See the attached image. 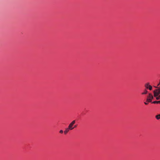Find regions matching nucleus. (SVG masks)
I'll list each match as a JSON object with an SVG mask.
<instances>
[{"label": "nucleus", "mask_w": 160, "mask_h": 160, "mask_svg": "<svg viewBox=\"0 0 160 160\" xmlns=\"http://www.w3.org/2000/svg\"><path fill=\"white\" fill-rule=\"evenodd\" d=\"M154 95L155 97L158 96L160 94V87L156 89L153 91Z\"/></svg>", "instance_id": "1"}, {"label": "nucleus", "mask_w": 160, "mask_h": 160, "mask_svg": "<svg viewBox=\"0 0 160 160\" xmlns=\"http://www.w3.org/2000/svg\"><path fill=\"white\" fill-rule=\"evenodd\" d=\"M153 97L151 93H149L148 96L147 97V98L146 101L148 102H151L152 100Z\"/></svg>", "instance_id": "2"}, {"label": "nucleus", "mask_w": 160, "mask_h": 160, "mask_svg": "<svg viewBox=\"0 0 160 160\" xmlns=\"http://www.w3.org/2000/svg\"><path fill=\"white\" fill-rule=\"evenodd\" d=\"M75 123V121L73 120L71 122L70 124L69 125V126L68 128L70 129V130H72L74 128V127H73V126L74 124Z\"/></svg>", "instance_id": "3"}, {"label": "nucleus", "mask_w": 160, "mask_h": 160, "mask_svg": "<svg viewBox=\"0 0 160 160\" xmlns=\"http://www.w3.org/2000/svg\"><path fill=\"white\" fill-rule=\"evenodd\" d=\"M69 130H71L68 128H66L65 130L64 131V133L65 134H66Z\"/></svg>", "instance_id": "4"}, {"label": "nucleus", "mask_w": 160, "mask_h": 160, "mask_svg": "<svg viewBox=\"0 0 160 160\" xmlns=\"http://www.w3.org/2000/svg\"><path fill=\"white\" fill-rule=\"evenodd\" d=\"M149 82L145 84V87L147 89H148L149 87Z\"/></svg>", "instance_id": "5"}, {"label": "nucleus", "mask_w": 160, "mask_h": 160, "mask_svg": "<svg viewBox=\"0 0 160 160\" xmlns=\"http://www.w3.org/2000/svg\"><path fill=\"white\" fill-rule=\"evenodd\" d=\"M155 117L158 120V119H160V114H158V115L156 116Z\"/></svg>", "instance_id": "6"}, {"label": "nucleus", "mask_w": 160, "mask_h": 160, "mask_svg": "<svg viewBox=\"0 0 160 160\" xmlns=\"http://www.w3.org/2000/svg\"><path fill=\"white\" fill-rule=\"evenodd\" d=\"M148 91L146 90H145L144 92L142 93V94H145L147 93Z\"/></svg>", "instance_id": "7"}, {"label": "nucleus", "mask_w": 160, "mask_h": 160, "mask_svg": "<svg viewBox=\"0 0 160 160\" xmlns=\"http://www.w3.org/2000/svg\"><path fill=\"white\" fill-rule=\"evenodd\" d=\"M152 103L155 104V103H160V101H154L152 102Z\"/></svg>", "instance_id": "8"}, {"label": "nucleus", "mask_w": 160, "mask_h": 160, "mask_svg": "<svg viewBox=\"0 0 160 160\" xmlns=\"http://www.w3.org/2000/svg\"><path fill=\"white\" fill-rule=\"evenodd\" d=\"M148 89H149L150 90H151L152 89V87L151 86L149 85V88H148Z\"/></svg>", "instance_id": "9"}, {"label": "nucleus", "mask_w": 160, "mask_h": 160, "mask_svg": "<svg viewBox=\"0 0 160 160\" xmlns=\"http://www.w3.org/2000/svg\"><path fill=\"white\" fill-rule=\"evenodd\" d=\"M59 132L61 133H63V131L62 130H61Z\"/></svg>", "instance_id": "10"}, {"label": "nucleus", "mask_w": 160, "mask_h": 160, "mask_svg": "<svg viewBox=\"0 0 160 160\" xmlns=\"http://www.w3.org/2000/svg\"><path fill=\"white\" fill-rule=\"evenodd\" d=\"M160 97L159 96V97H156V99L157 100H158L160 99Z\"/></svg>", "instance_id": "11"}, {"label": "nucleus", "mask_w": 160, "mask_h": 160, "mask_svg": "<svg viewBox=\"0 0 160 160\" xmlns=\"http://www.w3.org/2000/svg\"><path fill=\"white\" fill-rule=\"evenodd\" d=\"M160 82H159V83L158 84L157 86H159V85H160Z\"/></svg>", "instance_id": "12"}, {"label": "nucleus", "mask_w": 160, "mask_h": 160, "mask_svg": "<svg viewBox=\"0 0 160 160\" xmlns=\"http://www.w3.org/2000/svg\"><path fill=\"white\" fill-rule=\"evenodd\" d=\"M144 104H146V105H147V104H148V103H147V102H144Z\"/></svg>", "instance_id": "13"}, {"label": "nucleus", "mask_w": 160, "mask_h": 160, "mask_svg": "<svg viewBox=\"0 0 160 160\" xmlns=\"http://www.w3.org/2000/svg\"><path fill=\"white\" fill-rule=\"evenodd\" d=\"M76 127H77V125H74L73 127H74V128H76Z\"/></svg>", "instance_id": "14"}, {"label": "nucleus", "mask_w": 160, "mask_h": 160, "mask_svg": "<svg viewBox=\"0 0 160 160\" xmlns=\"http://www.w3.org/2000/svg\"><path fill=\"white\" fill-rule=\"evenodd\" d=\"M154 87H155V88H157V87L154 86Z\"/></svg>", "instance_id": "15"}, {"label": "nucleus", "mask_w": 160, "mask_h": 160, "mask_svg": "<svg viewBox=\"0 0 160 160\" xmlns=\"http://www.w3.org/2000/svg\"><path fill=\"white\" fill-rule=\"evenodd\" d=\"M159 96L160 97V96Z\"/></svg>", "instance_id": "16"}]
</instances>
